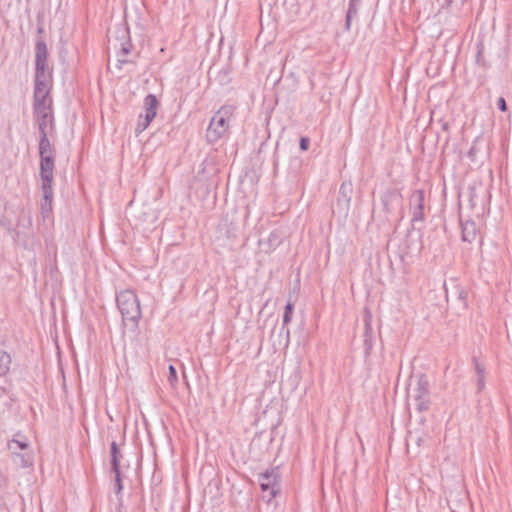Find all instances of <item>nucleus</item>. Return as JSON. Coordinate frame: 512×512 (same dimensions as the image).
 Segmentation results:
<instances>
[{
	"label": "nucleus",
	"mask_w": 512,
	"mask_h": 512,
	"mask_svg": "<svg viewBox=\"0 0 512 512\" xmlns=\"http://www.w3.org/2000/svg\"><path fill=\"white\" fill-rule=\"evenodd\" d=\"M39 177L41 180L42 200L40 203L41 215L44 219L49 218L53 210V181L55 169V148L52 146L48 136L39 138Z\"/></svg>",
	"instance_id": "1"
},
{
	"label": "nucleus",
	"mask_w": 512,
	"mask_h": 512,
	"mask_svg": "<svg viewBox=\"0 0 512 512\" xmlns=\"http://www.w3.org/2000/svg\"><path fill=\"white\" fill-rule=\"evenodd\" d=\"M116 303L124 329L136 333L142 318L140 301L136 293L130 289L123 290L116 295Z\"/></svg>",
	"instance_id": "2"
},
{
	"label": "nucleus",
	"mask_w": 512,
	"mask_h": 512,
	"mask_svg": "<svg viewBox=\"0 0 512 512\" xmlns=\"http://www.w3.org/2000/svg\"><path fill=\"white\" fill-rule=\"evenodd\" d=\"M236 107L231 104L221 106L211 118L206 137L210 143H215L221 139L229 129V121L233 116Z\"/></svg>",
	"instance_id": "3"
},
{
	"label": "nucleus",
	"mask_w": 512,
	"mask_h": 512,
	"mask_svg": "<svg viewBox=\"0 0 512 512\" xmlns=\"http://www.w3.org/2000/svg\"><path fill=\"white\" fill-rule=\"evenodd\" d=\"M281 474L279 467L266 470L259 474L258 481L263 492H268L270 499L275 498L280 492Z\"/></svg>",
	"instance_id": "4"
},
{
	"label": "nucleus",
	"mask_w": 512,
	"mask_h": 512,
	"mask_svg": "<svg viewBox=\"0 0 512 512\" xmlns=\"http://www.w3.org/2000/svg\"><path fill=\"white\" fill-rule=\"evenodd\" d=\"M415 403L416 409L419 412H424L429 409L430 406V393H429V381L426 375H419L416 386L413 389L412 395Z\"/></svg>",
	"instance_id": "5"
},
{
	"label": "nucleus",
	"mask_w": 512,
	"mask_h": 512,
	"mask_svg": "<svg viewBox=\"0 0 512 512\" xmlns=\"http://www.w3.org/2000/svg\"><path fill=\"white\" fill-rule=\"evenodd\" d=\"M158 105V100L154 94H148L144 98L143 108L145 114H140L139 116V121L135 129L137 135L146 130L153 119L156 117Z\"/></svg>",
	"instance_id": "6"
},
{
	"label": "nucleus",
	"mask_w": 512,
	"mask_h": 512,
	"mask_svg": "<svg viewBox=\"0 0 512 512\" xmlns=\"http://www.w3.org/2000/svg\"><path fill=\"white\" fill-rule=\"evenodd\" d=\"M409 209L411 212V223L415 227L418 223L425 221V194L423 190H415L409 198Z\"/></svg>",
	"instance_id": "7"
},
{
	"label": "nucleus",
	"mask_w": 512,
	"mask_h": 512,
	"mask_svg": "<svg viewBox=\"0 0 512 512\" xmlns=\"http://www.w3.org/2000/svg\"><path fill=\"white\" fill-rule=\"evenodd\" d=\"M50 86H34L33 113L53 112Z\"/></svg>",
	"instance_id": "8"
},
{
	"label": "nucleus",
	"mask_w": 512,
	"mask_h": 512,
	"mask_svg": "<svg viewBox=\"0 0 512 512\" xmlns=\"http://www.w3.org/2000/svg\"><path fill=\"white\" fill-rule=\"evenodd\" d=\"M402 202V193L397 188L387 189L381 196V203L385 213L390 214Z\"/></svg>",
	"instance_id": "9"
},
{
	"label": "nucleus",
	"mask_w": 512,
	"mask_h": 512,
	"mask_svg": "<svg viewBox=\"0 0 512 512\" xmlns=\"http://www.w3.org/2000/svg\"><path fill=\"white\" fill-rule=\"evenodd\" d=\"M122 36L121 38L124 40L120 43V49L117 52V67L119 69H122L124 64L130 63L131 61L126 58V56L131 52V49L133 47V44L131 43L130 37H129V31L128 29H123L121 31Z\"/></svg>",
	"instance_id": "10"
},
{
	"label": "nucleus",
	"mask_w": 512,
	"mask_h": 512,
	"mask_svg": "<svg viewBox=\"0 0 512 512\" xmlns=\"http://www.w3.org/2000/svg\"><path fill=\"white\" fill-rule=\"evenodd\" d=\"M52 81V71L49 69L48 63H35V80L34 86H50Z\"/></svg>",
	"instance_id": "11"
},
{
	"label": "nucleus",
	"mask_w": 512,
	"mask_h": 512,
	"mask_svg": "<svg viewBox=\"0 0 512 512\" xmlns=\"http://www.w3.org/2000/svg\"><path fill=\"white\" fill-rule=\"evenodd\" d=\"M34 115L36 117L40 137L48 136V127L53 128L54 125L53 112L34 113Z\"/></svg>",
	"instance_id": "12"
},
{
	"label": "nucleus",
	"mask_w": 512,
	"mask_h": 512,
	"mask_svg": "<svg viewBox=\"0 0 512 512\" xmlns=\"http://www.w3.org/2000/svg\"><path fill=\"white\" fill-rule=\"evenodd\" d=\"M8 447L11 451H13L18 457L21 458V465L22 467H29L32 465V459L30 456L26 454H19L17 453V450H25L28 448V443L26 440H18V439H12L8 443Z\"/></svg>",
	"instance_id": "13"
},
{
	"label": "nucleus",
	"mask_w": 512,
	"mask_h": 512,
	"mask_svg": "<svg viewBox=\"0 0 512 512\" xmlns=\"http://www.w3.org/2000/svg\"><path fill=\"white\" fill-rule=\"evenodd\" d=\"M352 185L351 183L343 182L339 189V195L337 198V205L347 213L350 207Z\"/></svg>",
	"instance_id": "14"
},
{
	"label": "nucleus",
	"mask_w": 512,
	"mask_h": 512,
	"mask_svg": "<svg viewBox=\"0 0 512 512\" xmlns=\"http://www.w3.org/2000/svg\"><path fill=\"white\" fill-rule=\"evenodd\" d=\"M460 226L462 233V240L468 243H472L477 236L476 224L473 220H463L460 218Z\"/></svg>",
	"instance_id": "15"
},
{
	"label": "nucleus",
	"mask_w": 512,
	"mask_h": 512,
	"mask_svg": "<svg viewBox=\"0 0 512 512\" xmlns=\"http://www.w3.org/2000/svg\"><path fill=\"white\" fill-rule=\"evenodd\" d=\"M472 363L476 374V392L481 393L485 388L486 370L485 366L476 356L472 357Z\"/></svg>",
	"instance_id": "16"
},
{
	"label": "nucleus",
	"mask_w": 512,
	"mask_h": 512,
	"mask_svg": "<svg viewBox=\"0 0 512 512\" xmlns=\"http://www.w3.org/2000/svg\"><path fill=\"white\" fill-rule=\"evenodd\" d=\"M48 63V49L44 37H37L35 41V63Z\"/></svg>",
	"instance_id": "17"
},
{
	"label": "nucleus",
	"mask_w": 512,
	"mask_h": 512,
	"mask_svg": "<svg viewBox=\"0 0 512 512\" xmlns=\"http://www.w3.org/2000/svg\"><path fill=\"white\" fill-rule=\"evenodd\" d=\"M362 0H349L345 17V31H350L352 20L357 17Z\"/></svg>",
	"instance_id": "18"
},
{
	"label": "nucleus",
	"mask_w": 512,
	"mask_h": 512,
	"mask_svg": "<svg viewBox=\"0 0 512 512\" xmlns=\"http://www.w3.org/2000/svg\"><path fill=\"white\" fill-rule=\"evenodd\" d=\"M484 50H485V47H484L483 39H478L476 42L475 63L479 67L486 70L489 68L490 65L484 57Z\"/></svg>",
	"instance_id": "19"
},
{
	"label": "nucleus",
	"mask_w": 512,
	"mask_h": 512,
	"mask_svg": "<svg viewBox=\"0 0 512 512\" xmlns=\"http://www.w3.org/2000/svg\"><path fill=\"white\" fill-rule=\"evenodd\" d=\"M111 454V470H117L120 468V452L116 441H112L110 445Z\"/></svg>",
	"instance_id": "20"
},
{
	"label": "nucleus",
	"mask_w": 512,
	"mask_h": 512,
	"mask_svg": "<svg viewBox=\"0 0 512 512\" xmlns=\"http://www.w3.org/2000/svg\"><path fill=\"white\" fill-rule=\"evenodd\" d=\"M11 361V356L6 351H0V377L9 372Z\"/></svg>",
	"instance_id": "21"
},
{
	"label": "nucleus",
	"mask_w": 512,
	"mask_h": 512,
	"mask_svg": "<svg viewBox=\"0 0 512 512\" xmlns=\"http://www.w3.org/2000/svg\"><path fill=\"white\" fill-rule=\"evenodd\" d=\"M240 233V227L237 223L230 222L225 224V235L228 239L235 240Z\"/></svg>",
	"instance_id": "22"
},
{
	"label": "nucleus",
	"mask_w": 512,
	"mask_h": 512,
	"mask_svg": "<svg viewBox=\"0 0 512 512\" xmlns=\"http://www.w3.org/2000/svg\"><path fill=\"white\" fill-rule=\"evenodd\" d=\"M293 311H294V304L291 301H288L284 308L283 328L291 322Z\"/></svg>",
	"instance_id": "23"
},
{
	"label": "nucleus",
	"mask_w": 512,
	"mask_h": 512,
	"mask_svg": "<svg viewBox=\"0 0 512 512\" xmlns=\"http://www.w3.org/2000/svg\"><path fill=\"white\" fill-rule=\"evenodd\" d=\"M364 346L367 353L372 349V328L369 323L365 324Z\"/></svg>",
	"instance_id": "24"
},
{
	"label": "nucleus",
	"mask_w": 512,
	"mask_h": 512,
	"mask_svg": "<svg viewBox=\"0 0 512 512\" xmlns=\"http://www.w3.org/2000/svg\"><path fill=\"white\" fill-rule=\"evenodd\" d=\"M115 474V493L117 496H120L123 490V484H122V477H121V471L120 468H117V470H112Z\"/></svg>",
	"instance_id": "25"
},
{
	"label": "nucleus",
	"mask_w": 512,
	"mask_h": 512,
	"mask_svg": "<svg viewBox=\"0 0 512 512\" xmlns=\"http://www.w3.org/2000/svg\"><path fill=\"white\" fill-rule=\"evenodd\" d=\"M456 294L458 300L462 303L463 307H467V298H468V291L464 287L457 286L456 287Z\"/></svg>",
	"instance_id": "26"
},
{
	"label": "nucleus",
	"mask_w": 512,
	"mask_h": 512,
	"mask_svg": "<svg viewBox=\"0 0 512 512\" xmlns=\"http://www.w3.org/2000/svg\"><path fill=\"white\" fill-rule=\"evenodd\" d=\"M167 380L172 387H174L178 382L177 371L173 365H169V374Z\"/></svg>",
	"instance_id": "27"
},
{
	"label": "nucleus",
	"mask_w": 512,
	"mask_h": 512,
	"mask_svg": "<svg viewBox=\"0 0 512 512\" xmlns=\"http://www.w3.org/2000/svg\"><path fill=\"white\" fill-rule=\"evenodd\" d=\"M477 143H478V139H475L472 143V146L470 147L468 153H467V156L468 158L472 161V162H475L476 161V155L478 153V148H477Z\"/></svg>",
	"instance_id": "28"
},
{
	"label": "nucleus",
	"mask_w": 512,
	"mask_h": 512,
	"mask_svg": "<svg viewBox=\"0 0 512 512\" xmlns=\"http://www.w3.org/2000/svg\"><path fill=\"white\" fill-rule=\"evenodd\" d=\"M310 146V139L308 137H301L299 141V147L301 151H307Z\"/></svg>",
	"instance_id": "29"
},
{
	"label": "nucleus",
	"mask_w": 512,
	"mask_h": 512,
	"mask_svg": "<svg viewBox=\"0 0 512 512\" xmlns=\"http://www.w3.org/2000/svg\"><path fill=\"white\" fill-rule=\"evenodd\" d=\"M497 107L498 109L501 111V112H506L507 111V103H506V100L503 98V97H499L497 99Z\"/></svg>",
	"instance_id": "30"
},
{
	"label": "nucleus",
	"mask_w": 512,
	"mask_h": 512,
	"mask_svg": "<svg viewBox=\"0 0 512 512\" xmlns=\"http://www.w3.org/2000/svg\"><path fill=\"white\" fill-rule=\"evenodd\" d=\"M476 194H475V190L474 189H471L470 190V205H471V208L474 207L475 205V202H474V198H475Z\"/></svg>",
	"instance_id": "31"
},
{
	"label": "nucleus",
	"mask_w": 512,
	"mask_h": 512,
	"mask_svg": "<svg viewBox=\"0 0 512 512\" xmlns=\"http://www.w3.org/2000/svg\"><path fill=\"white\" fill-rule=\"evenodd\" d=\"M44 33H45V29H44L43 24H39L37 27V34H38L37 37H43Z\"/></svg>",
	"instance_id": "32"
},
{
	"label": "nucleus",
	"mask_w": 512,
	"mask_h": 512,
	"mask_svg": "<svg viewBox=\"0 0 512 512\" xmlns=\"http://www.w3.org/2000/svg\"><path fill=\"white\" fill-rule=\"evenodd\" d=\"M448 127H449L448 123L444 122L442 125L443 130H445V131L448 130Z\"/></svg>",
	"instance_id": "33"
},
{
	"label": "nucleus",
	"mask_w": 512,
	"mask_h": 512,
	"mask_svg": "<svg viewBox=\"0 0 512 512\" xmlns=\"http://www.w3.org/2000/svg\"><path fill=\"white\" fill-rule=\"evenodd\" d=\"M286 334H287V337H289V335H290L289 329L286 330Z\"/></svg>",
	"instance_id": "34"
},
{
	"label": "nucleus",
	"mask_w": 512,
	"mask_h": 512,
	"mask_svg": "<svg viewBox=\"0 0 512 512\" xmlns=\"http://www.w3.org/2000/svg\"><path fill=\"white\" fill-rule=\"evenodd\" d=\"M447 2H448V3H451V2H452V0H447Z\"/></svg>",
	"instance_id": "35"
}]
</instances>
